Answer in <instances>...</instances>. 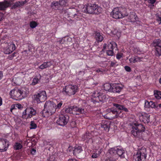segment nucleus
<instances>
[{
  "label": "nucleus",
  "instance_id": "2f4dec72",
  "mask_svg": "<svg viewBox=\"0 0 161 161\" xmlns=\"http://www.w3.org/2000/svg\"><path fill=\"white\" fill-rule=\"evenodd\" d=\"M95 38L97 42H101L103 41V36L99 32H96L95 33Z\"/></svg>",
  "mask_w": 161,
  "mask_h": 161
},
{
  "label": "nucleus",
  "instance_id": "6ab92c4d",
  "mask_svg": "<svg viewBox=\"0 0 161 161\" xmlns=\"http://www.w3.org/2000/svg\"><path fill=\"white\" fill-rule=\"evenodd\" d=\"M138 115L140 121L145 124H148L149 122L150 115L149 114L146 113H140Z\"/></svg>",
  "mask_w": 161,
  "mask_h": 161
},
{
  "label": "nucleus",
  "instance_id": "79ce46f5",
  "mask_svg": "<svg viewBox=\"0 0 161 161\" xmlns=\"http://www.w3.org/2000/svg\"><path fill=\"white\" fill-rule=\"evenodd\" d=\"M38 24L35 21H32L30 22V27L32 28H35Z\"/></svg>",
  "mask_w": 161,
  "mask_h": 161
},
{
  "label": "nucleus",
  "instance_id": "39448f33",
  "mask_svg": "<svg viewBox=\"0 0 161 161\" xmlns=\"http://www.w3.org/2000/svg\"><path fill=\"white\" fill-rule=\"evenodd\" d=\"M131 133L135 137L140 138L142 137V132L145 130V128L141 124L136 123L132 126Z\"/></svg>",
  "mask_w": 161,
  "mask_h": 161
},
{
  "label": "nucleus",
  "instance_id": "f704fd0d",
  "mask_svg": "<svg viewBox=\"0 0 161 161\" xmlns=\"http://www.w3.org/2000/svg\"><path fill=\"white\" fill-rule=\"evenodd\" d=\"M154 95L156 99H159L161 98V91L155 90L153 91Z\"/></svg>",
  "mask_w": 161,
  "mask_h": 161
},
{
  "label": "nucleus",
  "instance_id": "f257e3e1",
  "mask_svg": "<svg viewBox=\"0 0 161 161\" xmlns=\"http://www.w3.org/2000/svg\"><path fill=\"white\" fill-rule=\"evenodd\" d=\"M113 107L111 108L110 112L106 114V118L108 119H112L119 117H123L121 113L122 111L128 112V110L125 108L124 106L115 103H113Z\"/></svg>",
  "mask_w": 161,
  "mask_h": 161
},
{
  "label": "nucleus",
  "instance_id": "7ed1b4c3",
  "mask_svg": "<svg viewBox=\"0 0 161 161\" xmlns=\"http://www.w3.org/2000/svg\"><path fill=\"white\" fill-rule=\"evenodd\" d=\"M128 15L126 9L121 7L114 8L111 13V16L116 19L122 18Z\"/></svg>",
  "mask_w": 161,
  "mask_h": 161
},
{
  "label": "nucleus",
  "instance_id": "7c9ffc66",
  "mask_svg": "<svg viewBox=\"0 0 161 161\" xmlns=\"http://www.w3.org/2000/svg\"><path fill=\"white\" fill-rule=\"evenodd\" d=\"M56 102L54 103L55 104V107L56 110L58 111L60 109L62 106L63 104V101L59 99L56 100Z\"/></svg>",
  "mask_w": 161,
  "mask_h": 161
},
{
  "label": "nucleus",
  "instance_id": "a878e982",
  "mask_svg": "<svg viewBox=\"0 0 161 161\" xmlns=\"http://www.w3.org/2000/svg\"><path fill=\"white\" fill-rule=\"evenodd\" d=\"M117 147V155H118V159L119 157L121 158H123L125 157L124 153L125 151L122 148H120V147Z\"/></svg>",
  "mask_w": 161,
  "mask_h": 161
},
{
  "label": "nucleus",
  "instance_id": "9d476101",
  "mask_svg": "<svg viewBox=\"0 0 161 161\" xmlns=\"http://www.w3.org/2000/svg\"><path fill=\"white\" fill-rule=\"evenodd\" d=\"M55 105L53 101H46L44 105V111H46V112L48 114L50 113L52 114L55 113L56 111L55 107Z\"/></svg>",
  "mask_w": 161,
  "mask_h": 161
},
{
  "label": "nucleus",
  "instance_id": "412c9836",
  "mask_svg": "<svg viewBox=\"0 0 161 161\" xmlns=\"http://www.w3.org/2000/svg\"><path fill=\"white\" fill-rule=\"evenodd\" d=\"M111 125V122L109 121H104L101 124V130H104L106 132L109 131Z\"/></svg>",
  "mask_w": 161,
  "mask_h": 161
},
{
  "label": "nucleus",
  "instance_id": "a19ab883",
  "mask_svg": "<svg viewBox=\"0 0 161 161\" xmlns=\"http://www.w3.org/2000/svg\"><path fill=\"white\" fill-rule=\"evenodd\" d=\"M37 125L34 121H31L30 124V129H35L37 127Z\"/></svg>",
  "mask_w": 161,
  "mask_h": 161
},
{
  "label": "nucleus",
  "instance_id": "49530a36",
  "mask_svg": "<svg viewBox=\"0 0 161 161\" xmlns=\"http://www.w3.org/2000/svg\"><path fill=\"white\" fill-rule=\"evenodd\" d=\"M123 53H118L116 56V58L118 59H120L123 56Z\"/></svg>",
  "mask_w": 161,
  "mask_h": 161
},
{
  "label": "nucleus",
  "instance_id": "ddd939ff",
  "mask_svg": "<svg viewBox=\"0 0 161 161\" xmlns=\"http://www.w3.org/2000/svg\"><path fill=\"white\" fill-rule=\"evenodd\" d=\"M153 46L155 47V54L156 56L161 55V40L160 39L154 40L152 43Z\"/></svg>",
  "mask_w": 161,
  "mask_h": 161
},
{
  "label": "nucleus",
  "instance_id": "58836bf2",
  "mask_svg": "<svg viewBox=\"0 0 161 161\" xmlns=\"http://www.w3.org/2000/svg\"><path fill=\"white\" fill-rule=\"evenodd\" d=\"M110 62L109 67L110 68H115L118 65L117 62L115 60L111 61Z\"/></svg>",
  "mask_w": 161,
  "mask_h": 161
},
{
  "label": "nucleus",
  "instance_id": "393cba45",
  "mask_svg": "<svg viewBox=\"0 0 161 161\" xmlns=\"http://www.w3.org/2000/svg\"><path fill=\"white\" fill-rule=\"evenodd\" d=\"M82 151L83 149L81 146L76 145L75 146L73 150V154L75 156H78Z\"/></svg>",
  "mask_w": 161,
  "mask_h": 161
},
{
  "label": "nucleus",
  "instance_id": "774afa93",
  "mask_svg": "<svg viewBox=\"0 0 161 161\" xmlns=\"http://www.w3.org/2000/svg\"><path fill=\"white\" fill-rule=\"evenodd\" d=\"M85 73V72L84 71H80L79 72V74H84Z\"/></svg>",
  "mask_w": 161,
  "mask_h": 161
},
{
  "label": "nucleus",
  "instance_id": "a211bd4d",
  "mask_svg": "<svg viewBox=\"0 0 161 161\" xmlns=\"http://www.w3.org/2000/svg\"><path fill=\"white\" fill-rule=\"evenodd\" d=\"M89 132H86V133L82 136V139L87 143L92 144L94 142V137L92 136V133Z\"/></svg>",
  "mask_w": 161,
  "mask_h": 161
},
{
  "label": "nucleus",
  "instance_id": "5701e85b",
  "mask_svg": "<svg viewBox=\"0 0 161 161\" xmlns=\"http://www.w3.org/2000/svg\"><path fill=\"white\" fill-rule=\"evenodd\" d=\"M128 19L130 22H135L138 20L137 15L135 12H130L128 17Z\"/></svg>",
  "mask_w": 161,
  "mask_h": 161
},
{
  "label": "nucleus",
  "instance_id": "de8ad7c7",
  "mask_svg": "<svg viewBox=\"0 0 161 161\" xmlns=\"http://www.w3.org/2000/svg\"><path fill=\"white\" fill-rule=\"evenodd\" d=\"M65 37H64V38H62L61 39L59 40L58 41V42L59 43V44H64V43L65 42V40L64 38Z\"/></svg>",
  "mask_w": 161,
  "mask_h": 161
},
{
  "label": "nucleus",
  "instance_id": "13d9d810",
  "mask_svg": "<svg viewBox=\"0 0 161 161\" xmlns=\"http://www.w3.org/2000/svg\"><path fill=\"white\" fill-rule=\"evenodd\" d=\"M97 157V154L95 153H93V154H92V158H96Z\"/></svg>",
  "mask_w": 161,
  "mask_h": 161
},
{
  "label": "nucleus",
  "instance_id": "2eb2a0df",
  "mask_svg": "<svg viewBox=\"0 0 161 161\" xmlns=\"http://www.w3.org/2000/svg\"><path fill=\"white\" fill-rule=\"evenodd\" d=\"M78 11L75 8H69L65 10H62V13L66 14L68 15L69 17H75L77 16L78 14Z\"/></svg>",
  "mask_w": 161,
  "mask_h": 161
},
{
  "label": "nucleus",
  "instance_id": "4c0bfd02",
  "mask_svg": "<svg viewBox=\"0 0 161 161\" xmlns=\"http://www.w3.org/2000/svg\"><path fill=\"white\" fill-rule=\"evenodd\" d=\"M73 109H74V106H70L66 108L64 110L66 113L73 114Z\"/></svg>",
  "mask_w": 161,
  "mask_h": 161
},
{
  "label": "nucleus",
  "instance_id": "6e6d98bb",
  "mask_svg": "<svg viewBox=\"0 0 161 161\" xmlns=\"http://www.w3.org/2000/svg\"><path fill=\"white\" fill-rule=\"evenodd\" d=\"M36 149L33 148L31 149V153L32 154L34 155L36 153Z\"/></svg>",
  "mask_w": 161,
  "mask_h": 161
},
{
  "label": "nucleus",
  "instance_id": "9b49d317",
  "mask_svg": "<svg viewBox=\"0 0 161 161\" xmlns=\"http://www.w3.org/2000/svg\"><path fill=\"white\" fill-rule=\"evenodd\" d=\"M34 96V100L38 103L45 101L47 98L46 93L45 91H39L37 93L35 94Z\"/></svg>",
  "mask_w": 161,
  "mask_h": 161
},
{
  "label": "nucleus",
  "instance_id": "4be33fe9",
  "mask_svg": "<svg viewBox=\"0 0 161 161\" xmlns=\"http://www.w3.org/2000/svg\"><path fill=\"white\" fill-rule=\"evenodd\" d=\"M84 112L85 111L84 108L76 106H74V109H73V114L79 115L84 113Z\"/></svg>",
  "mask_w": 161,
  "mask_h": 161
},
{
  "label": "nucleus",
  "instance_id": "338daca9",
  "mask_svg": "<svg viewBox=\"0 0 161 161\" xmlns=\"http://www.w3.org/2000/svg\"><path fill=\"white\" fill-rule=\"evenodd\" d=\"M96 71H97V72L98 73H99V72H102V70L100 69H97L96 70Z\"/></svg>",
  "mask_w": 161,
  "mask_h": 161
},
{
  "label": "nucleus",
  "instance_id": "bf43d9fd",
  "mask_svg": "<svg viewBox=\"0 0 161 161\" xmlns=\"http://www.w3.org/2000/svg\"><path fill=\"white\" fill-rule=\"evenodd\" d=\"M129 60L130 63H134V57L130 58Z\"/></svg>",
  "mask_w": 161,
  "mask_h": 161
},
{
  "label": "nucleus",
  "instance_id": "4d7b16f0",
  "mask_svg": "<svg viewBox=\"0 0 161 161\" xmlns=\"http://www.w3.org/2000/svg\"><path fill=\"white\" fill-rule=\"evenodd\" d=\"M136 59L137 62H140L141 61L142 58L139 57L137 56H136Z\"/></svg>",
  "mask_w": 161,
  "mask_h": 161
},
{
  "label": "nucleus",
  "instance_id": "c85d7f7f",
  "mask_svg": "<svg viewBox=\"0 0 161 161\" xmlns=\"http://www.w3.org/2000/svg\"><path fill=\"white\" fill-rule=\"evenodd\" d=\"M147 105H146L145 106L147 108H149L150 106L152 108H154L156 110H158V108L157 106V103L153 102V101L147 102Z\"/></svg>",
  "mask_w": 161,
  "mask_h": 161
},
{
  "label": "nucleus",
  "instance_id": "20e7f679",
  "mask_svg": "<svg viewBox=\"0 0 161 161\" xmlns=\"http://www.w3.org/2000/svg\"><path fill=\"white\" fill-rule=\"evenodd\" d=\"M85 13L92 14H99L102 11V8L95 4H88L84 8Z\"/></svg>",
  "mask_w": 161,
  "mask_h": 161
},
{
  "label": "nucleus",
  "instance_id": "ea45409f",
  "mask_svg": "<svg viewBox=\"0 0 161 161\" xmlns=\"http://www.w3.org/2000/svg\"><path fill=\"white\" fill-rule=\"evenodd\" d=\"M14 147L15 150H19L22 147V146L21 143L16 142L14 145Z\"/></svg>",
  "mask_w": 161,
  "mask_h": 161
},
{
  "label": "nucleus",
  "instance_id": "680f3d73",
  "mask_svg": "<svg viewBox=\"0 0 161 161\" xmlns=\"http://www.w3.org/2000/svg\"><path fill=\"white\" fill-rule=\"evenodd\" d=\"M3 76V72L2 71H0V80H1L2 79Z\"/></svg>",
  "mask_w": 161,
  "mask_h": 161
},
{
  "label": "nucleus",
  "instance_id": "8fccbe9b",
  "mask_svg": "<svg viewBox=\"0 0 161 161\" xmlns=\"http://www.w3.org/2000/svg\"><path fill=\"white\" fill-rule=\"evenodd\" d=\"M125 69L126 71L128 72H130L131 71V69L130 67L128 66H126L125 67Z\"/></svg>",
  "mask_w": 161,
  "mask_h": 161
},
{
  "label": "nucleus",
  "instance_id": "6e6552de",
  "mask_svg": "<svg viewBox=\"0 0 161 161\" xmlns=\"http://www.w3.org/2000/svg\"><path fill=\"white\" fill-rule=\"evenodd\" d=\"M147 155L146 149L145 147H142L138 150L136 154L134 155V158L136 161H144L146 158Z\"/></svg>",
  "mask_w": 161,
  "mask_h": 161
},
{
  "label": "nucleus",
  "instance_id": "bb28decb",
  "mask_svg": "<svg viewBox=\"0 0 161 161\" xmlns=\"http://www.w3.org/2000/svg\"><path fill=\"white\" fill-rule=\"evenodd\" d=\"M107 47L108 49L112 50L114 51H116L117 49V44L114 42H110L107 46Z\"/></svg>",
  "mask_w": 161,
  "mask_h": 161
},
{
  "label": "nucleus",
  "instance_id": "09e8293b",
  "mask_svg": "<svg viewBox=\"0 0 161 161\" xmlns=\"http://www.w3.org/2000/svg\"><path fill=\"white\" fill-rule=\"evenodd\" d=\"M16 53L15 52L14 53L11 55H9L8 57V58L10 60H12L14 57L15 56V54Z\"/></svg>",
  "mask_w": 161,
  "mask_h": 161
},
{
  "label": "nucleus",
  "instance_id": "4468645a",
  "mask_svg": "<svg viewBox=\"0 0 161 161\" xmlns=\"http://www.w3.org/2000/svg\"><path fill=\"white\" fill-rule=\"evenodd\" d=\"M69 119V117L68 115L61 114L59 115L58 119L56 121V123L59 125L64 126L67 124Z\"/></svg>",
  "mask_w": 161,
  "mask_h": 161
},
{
  "label": "nucleus",
  "instance_id": "1a4fd4ad",
  "mask_svg": "<svg viewBox=\"0 0 161 161\" xmlns=\"http://www.w3.org/2000/svg\"><path fill=\"white\" fill-rule=\"evenodd\" d=\"M117 147L111 148L108 150L107 155L108 156L105 161H116L118 159V155H117Z\"/></svg>",
  "mask_w": 161,
  "mask_h": 161
},
{
  "label": "nucleus",
  "instance_id": "5fc2aeb1",
  "mask_svg": "<svg viewBox=\"0 0 161 161\" xmlns=\"http://www.w3.org/2000/svg\"><path fill=\"white\" fill-rule=\"evenodd\" d=\"M147 2L149 3L153 4L156 2V0H148Z\"/></svg>",
  "mask_w": 161,
  "mask_h": 161
},
{
  "label": "nucleus",
  "instance_id": "aec40b11",
  "mask_svg": "<svg viewBox=\"0 0 161 161\" xmlns=\"http://www.w3.org/2000/svg\"><path fill=\"white\" fill-rule=\"evenodd\" d=\"M124 87L123 85L120 83H114L112 85V92L119 93Z\"/></svg>",
  "mask_w": 161,
  "mask_h": 161
},
{
  "label": "nucleus",
  "instance_id": "c9c22d12",
  "mask_svg": "<svg viewBox=\"0 0 161 161\" xmlns=\"http://www.w3.org/2000/svg\"><path fill=\"white\" fill-rule=\"evenodd\" d=\"M59 5L62 10H64L63 7L66 6L67 2V0H59L58 1Z\"/></svg>",
  "mask_w": 161,
  "mask_h": 161
},
{
  "label": "nucleus",
  "instance_id": "cd10ccee",
  "mask_svg": "<svg viewBox=\"0 0 161 161\" xmlns=\"http://www.w3.org/2000/svg\"><path fill=\"white\" fill-rule=\"evenodd\" d=\"M26 3V1H25L16 2L14 3L12 6V8L13 9H15L17 8H20L24 5Z\"/></svg>",
  "mask_w": 161,
  "mask_h": 161
},
{
  "label": "nucleus",
  "instance_id": "f03ea898",
  "mask_svg": "<svg viewBox=\"0 0 161 161\" xmlns=\"http://www.w3.org/2000/svg\"><path fill=\"white\" fill-rule=\"evenodd\" d=\"M92 96V98L91 100L92 102L95 104L94 106L97 107L100 106L107 99V96L101 92V91H95Z\"/></svg>",
  "mask_w": 161,
  "mask_h": 161
},
{
  "label": "nucleus",
  "instance_id": "603ef678",
  "mask_svg": "<svg viewBox=\"0 0 161 161\" xmlns=\"http://www.w3.org/2000/svg\"><path fill=\"white\" fill-rule=\"evenodd\" d=\"M71 126L73 128L76 127L77 126L76 123L75 121H72L71 123Z\"/></svg>",
  "mask_w": 161,
  "mask_h": 161
},
{
  "label": "nucleus",
  "instance_id": "052dcab7",
  "mask_svg": "<svg viewBox=\"0 0 161 161\" xmlns=\"http://www.w3.org/2000/svg\"><path fill=\"white\" fill-rule=\"evenodd\" d=\"M3 17V13H0V21H1Z\"/></svg>",
  "mask_w": 161,
  "mask_h": 161
},
{
  "label": "nucleus",
  "instance_id": "0e129e2a",
  "mask_svg": "<svg viewBox=\"0 0 161 161\" xmlns=\"http://www.w3.org/2000/svg\"><path fill=\"white\" fill-rule=\"evenodd\" d=\"M67 161H77L76 159H69Z\"/></svg>",
  "mask_w": 161,
  "mask_h": 161
},
{
  "label": "nucleus",
  "instance_id": "864d4df0",
  "mask_svg": "<svg viewBox=\"0 0 161 161\" xmlns=\"http://www.w3.org/2000/svg\"><path fill=\"white\" fill-rule=\"evenodd\" d=\"M15 106L16 108H17L19 109H20L23 108L22 106L19 103L16 104Z\"/></svg>",
  "mask_w": 161,
  "mask_h": 161
},
{
  "label": "nucleus",
  "instance_id": "e2e57ef3",
  "mask_svg": "<svg viewBox=\"0 0 161 161\" xmlns=\"http://www.w3.org/2000/svg\"><path fill=\"white\" fill-rule=\"evenodd\" d=\"M3 104V101L2 98L0 97V106L2 105Z\"/></svg>",
  "mask_w": 161,
  "mask_h": 161
},
{
  "label": "nucleus",
  "instance_id": "37998d69",
  "mask_svg": "<svg viewBox=\"0 0 161 161\" xmlns=\"http://www.w3.org/2000/svg\"><path fill=\"white\" fill-rule=\"evenodd\" d=\"M133 51L136 54H139L141 53V51L140 50L139 48L138 47H134Z\"/></svg>",
  "mask_w": 161,
  "mask_h": 161
},
{
  "label": "nucleus",
  "instance_id": "f8f14e48",
  "mask_svg": "<svg viewBox=\"0 0 161 161\" xmlns=\"http://www.w3.org/2000/svg\"><path fill=\"white\" fill-rule=\"evenodd\" d=\"M36 110L32 108H28L22 113V117L25 119L30 118L36 114Z\"/></svg>",
  "mask_w": 161,
  "mask_h": 161
},
{
  "label": "nucleus",
  "instance_id": "a18cd8bd",
  "mask_svg": "<svg viewBox=\"0 0 161 161\" xmlns=\"http://www.w3.org/2000/svg\"><path fill=\"white\" fill-rule=\"evenodd\" d=\"M7 7L6 4L3 2H0V10H4Z\"/></svg>",
  "mask_w": 161,
  "mask_h": 161
},
{
  "label": "nucleus",
  "instance_id": "3c124183",
  "mask_svg": "<svg viewBox=\"0 0 161 161\" xmlns=\"http://www.w3.org/2000/svg\"><path fill=\"white\" fill-rule=\"evenodd\" d=\"M16 109V108L15 106V104H13V105H11V106L10 111L11 112H12V111L13 110Z\"/></svg>",
  "mask_w": 161,
  "mask_h": 161
},
{
  "label": "nucleus",
  "instance_id": "e433bc0d",
  "mask_svg": "<svg viewBox=\"0 0 161 161\" xmlns=\"http://www.w3.org/2000/svg\"><path fill=\"white\" fill-rule=\"evenodd\" d=\"M13 80L15 84L18 85L20 84L22 81L21 79L19 77H14L13 79Z\"/></svg>",
  "mask_w": 161,
  "mask_h": 161
},
{
  "label": "nucleus",
  "instance_id": "c03bdc74",
  "mask_svg": "<svg viewBox=\"0 0 161 161\" xmlns=\"http://www.w3.org/2000/svg\"><path fill=\"white\" fill-rule=\"evenodd\" d=\"M106 54L108 56H113L114 54V51L112 50L108 49V50H107Z\"/></svg>",
  "mask_w": 161,
  "mask_h": 161
},
{
  "label": "nucleus",
  "instance_id": "b1692460",
  "mask_svg": "<svg viewBox=\"0 0 161 161\" xmlns=\"http://www.w3.org/2000/svg\"><path fill=\"white\" fill-rule=\"evenodd\" d=\"M50 7L52 9L55 10H61L62 9L58 1H55L52 2L51 4Z\"/></svg>",
  "mask_w": 161,
  "mask_h": 161
},
{
  "label": "nucleus",
  "instance_id": "0eeeda50",
  "mask_svg": "<svg viewBox=\"0 0 161 161\" xmlns=\"http://www.w3.org/2000/svg\"><path fill=\"white\" fill-rule=\"evenodd\" d=\"M78 89V87L76 85H69L63 88V93L65 95L71 96L76 93Z\"/></svg>",
  "mask_w": 161,
  "mask_h": 161
},
{
  "label": "nucleus",
  "instance_id": "69168bd1",
  "mask_svg": "<svg viewBox=\"0 0 161 161\" xmlns=\"http://www.w3.org/2000/svg\"><path fill=\"white\" fill-rule=\"evenodd\" d=\"M134 63H135L137 62L136 59V56L134 57Z\"/></svg>",
  "mask_w": 161,
  "mask_h": 161
},
{
  "label": "nucleus",
  "instance_id": "c756f323",
  "mask_svg": "<svg viewBox=\"0 0 161 161\" xmlns=\"http://www.w3.org/2000/svg\"><path fill=\"white\" fill-rule=\"evenodd\" d=\"M53 65V63L51 61L44 62L42 64L40 65L39 68L42 69H44L47 68Z\"/></svg>",
  "mask_w": 161,
  "mask_h": 161
},
{
  "label": "nucleus",
  "instance_id": "423d86ee",
  "mask_svg": "<svg viewBox=\"0 0 161 161\" xmlns=\"http://www.w3.org/2000/svg\"><path fill=\"white\" fill-rule=\"evenodd\" d=\"M9 94L13 99L16 100H20L26 96L25 92L23 89L16 87L11 90Z\"/></svg>",
  "mask_w": 161,
  "mask_h": 161
},
{
  "label": "nucleus",
  "instance_id": "473e14b6",
  "mask_svg": "<svg viewBox=\"0 0 161 161\" xmlns=\"http://www.w3.org/2000/svg\"><path fill=\"white\" fill-rule=\"evenodd\" d=\"M41 78V76L40 74H38L33 79L31 84L32 85H35L37 84Z\"/></svg>",
  "mask_w": 161,
  "mask_h": 161
},
{
  "label": "nucleus",
  "instance_id": "dca6fc26",
  "mask_svg": "<svg viewBox=\"0 0 161 161\" xmlns=\"http://www.w3.org/2000/svg\"><path fill=\"white\" fill-rule=\"evenodd\" d=\"M15 49V45L13 43H9L3 48V52L6 54L11 53Z\"/></svg>",
  "mask_w": 161,
  "mask_h": 161
},
{
  "label": "nucleus",
  "instance_id": "f3484780",
  "mask_svg": "<svg viewBox=\"0 0 161 161\" xmlns=\"http://www.w3.org/2000/svg\"><path fill=\"white\" fill-rule=\"evenodd\" d=\"M9 145V142L6 139H0V152L6 151Z\"/></svg>",
  "mask_w": 161,
  "mask_h": 161
},
{
  "label": "nucleus",
  "instance_id": "72a5a7b5",
  "mask_svg": "<svg viewBox=\"0 0 161 161\" xmlns=\"http://www.w3.org/2000/svg\"><path fill=\"white\" fill-rule=\"evenodd\" d=\"M104 89L106 91L109 92H111L112 91V85L109 83H106L104 84L103 86Z\"/></svg>",
  "mask_w": 161,
  "mask_h": 161
}]
</instances>
